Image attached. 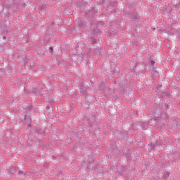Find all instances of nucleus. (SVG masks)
Segmentation results:
<instances>
[{"label": "nucleus", "instance_id": "nucleus-12", "mask_svg": "<svg viewBox=\"0 0 180 180\" xmlns=\"http://www.w3.org/2000/svg\"><path fill=\"white\" fill-rule=\"evenodd\" d=\"M126 169H127V166L125 165H122L120 170L118 171L120 175H123V174H124V172H126Z\"/></svg>", "mask_w": 180, "mask_h": 180}, {"label": "nucleus", "instance_id": "nucleus-2", "mask_svg": "<svg viewBox=\"0 0 180 180\" xmlns=\"http://www.w3.org/2000/svg\"><path fill=\"white\" fill-rule=\"evenodd\" d=\"M84 120H85V122H89V120H93V123H90L91 127H92L94 124L96 123V120H95V115L89 112H86L84 114Z\"/></svg>", "mask_w": 180, "mask_h": 180}, {"label": "nucleus", "instance_id": "nucleus-34", "mask_svg": "<svg viewBox=\"0 0 180 180\" xmlns=\"http://www.w3.org/2000/svg\"><path fill=\"white\" fill-rule=\"evenodd\" d=\"M46 109H47V110H50V109H52V108L50 106H46Z\"/></svg>", "mask_w": 180, "mask_h": 180}, {"label": "nucleus", "instance_id": "nucleus-10", "mask_svg": "<svg viewBox=\"0 0 180 180\" xmlns=\"http://www.w3.org/2000/svg\"><path fill=\"white\" fill-rule=\"evenodd\" d=\"M150 126V122H143L141 124L142 130H147Z\"/></svg>", "mask_w": 180, "mask_h": 180}, {"label": "nucleus", "instance_id": "nucleus-4", "mask_svg": "<svg viewBox=\"0 0 180 180\" xmlns=\"http://www.w3.org/2000/svg\"><path fill=\"white\" fill-rule=\"evenodd\" d=\"M18 170L19 169L18 167L13 166H11L8 169L10 175H18Z\"/></svg>", "mask_w": 180, "mask_h": 180}, {"label": "nucleus", "instance_id": "nucleus-31", "mask_svg": "<svg viewBox=\"0 0 180 180\" xmlns=\"http://www.w3.org/2000/svg\"><path fill=\"white\" fill-rule=\"evenodd\" d=\"M58 176L61 178V176H63V172H59V173L58 174Z\"/></svg>", "mask_w": 180, "mask_h": 180}, {"label": "nucleus", "instance_id": "nucleus-25", "mask_svg": "<svg viewBox=\"0 0 180 180\" xmlns=\"http://www.w3.org/2000/svg\"><path fill=\"white\" fill-rule=\"evenodd\" d=\"M91 43H92V44H96V39L91 37Z\"/></svg>", "mask_w": 180, "mask_h": 180}, {"label": "nucleus", "instance_id": "nucleus-1", "mask_svg": "<svg viewBox=\"0 0 180 180\" xmlns=\"http://www.w3.org/2000/svg\"><path fill=\"white\" fill-rule=\"evenodd\" d=\"M32 94H35L37 96H44V95H47L49 94L48 91H43L37 87H32L31 89Z\"/></svg>", "mask_w": 180, "mask_h": 180}, {"label": "nucleus", "instance_id": "nucleus-15", "mask_svg": "<svg viewBox=\"0 0 180 180\" xmlns=\"http://www.w3.org/2000/svg\"><path fill=\"white\" fill-rule=\"evenodd\" d=\"M131 15L133 20H139V14L137 13H134V12H131Z\"/></svg>", "mask_w": 180, "mask_h": 180}, {"label": "nucleus", "instance_id": "nucleus-23", "mask_svg": "<svg viewBox=\"0 0 180 180\" xmlns=\"http://www.w3.org/2000/svg\"><path fill=\"white\" fill-rule=\"evenodd\" d=\"M40 11H43L44 12H46V5L43 4L39 7Z\"/></svg>", "mask_w": 180, "mask_h": 180}, {"label": "nucleus", "instance_id": "nucleus-26", "mask_svg": "<svg viewBox=\"0 0 180 180\" xmlns=\"http://www.w3.org/2000/svg\"><path fill=\"white\" fill-rule=\"evenodd\" d=\"M127 162H130L131 161V157L130 156V154L127 155Z\"/></svg>", "mask_w": 180, "mask_h": 180}, {"label": "nucleus", "instance_id": "nucleus-32", "mask_svg": "<svg viewBox=\"0 0 180 180\" xmlns=\"http://www.w3.org/2000/svg\"><path fill=\"white\" fill-rule=\"evenodd\" d=\"M100 5H105V0H101L100 1Z\"/></svg>", "mask_w": 180, "mask_h": 180}, {"label": "nucleus", "instance_id": "nucleus-20", "mask_svg": "<svg viewBox=\"0 0 180 180\" xmlns=\"http://www.w3.org/2000/svg\"><path fill=\"white\" fill-rule=\"evenodd\" d=\"M101 91H106V86L105 83H102L99 86Z\"/></svg>", "mask_w": 180, "mask_h": 180}, {"label": "nucleus", "instance_id": "nucleus-8", "mask_svg": "<svg viewBox=\"0 0 180 180\" xmlns=\"http://www.w3.org/2000/svg\"><path fill=\"white\" fill-rule=\"evenodd\" d=\"M79 92L82 94V96H86V92H88V90L86 89V87L82 86L79 88Z\"/></svg>", "mask_w": 180, "mask_h": 180}, {"label": "nucleus", "instance_id": "nucleus-29", "mask_svg": "<svg viewBox=\"0 0 180 180\" xmlns=\"http://www.w3.org/2000/svg\"><path fill=\"white\" fill-rule=\"evenodd\" d=\"M176 8H177L178 9H180V1H179V3L176 4Z\"/></svg>", "mask_w": 180, "mask_h": 180}, {"label": "nucleus", "instance_id": "nucleus-30", "mask_svg": "<svg viewBox=\"0 0 180 180\" xmlns=\"http://www.w3.org/2000/svg\"><path fill=\"white\" fill-rule=\"evenodd\" d=\"M155 64V61H154V60L150 61V65H152V67H154Z\"/></svg>", "mask_w": 180, "mask_h": 180}, {"label": "nucleus", "instance_id": "nucleus-3", "mask_svg": "<svg viewBox=\"0 0 180 180\" xmlns=\"http://www.w3.org/2000/svg\"><path fill=\"white\" fill-rule=\"evenodd\" d=\"M130 154V150H117L115 155L117 157H126V155H129Z\"/></svg>", "mask_w": 180, "mask_h": 180}, {"label": "nucleus", "instance_id": "nucleus-16", "mask_svg": "<svg viewBox=\"0 0 180 180\" xmlns=\"http://www.w3.org/2000/svg\"><path fill=\"white\" fill-rule=\"evenodd\" d=\"M24 119L25 123H32V118H30V117H27V115H24Z\"/></svg>", "mask_w": 180, "mask_h": 180}, {"label": "nucleus", "instance_id": "nucleus-19", "mask_svg": "<svg viewBox=\"0 0 180 180\" xmlns=\"http://www.w3.org/2000/svg\"><path fill=\"white\" fill-rule=\"evenodd\" d=\"M32 109H33V105H28L27 108H25L26 113H30Z\"/></svg>", "mask_w": 180, "mask_h": 180}, {"label": "nucleus", "instance_id": "nucleus-18", "mask_svg": "<svg viewBox=\"0 0 180 180\" xmlns=\"http://www.w3.org/2000/svg\"><path fill=\"white\" fill-rule=\"evenodd\" d=\"M110 6H112V8H117V1H110Z\"/></svg>", "mask_w": 180, "mask_h": 180}, {"label": "nucleus", "instance_id": "nucleus-28", "mask_svg": "<svg viewBox=\"0 0 180 180\" xmlns=\"http://www.w3.org/2000/svg\"><path fill=\"white\" fill-rule=\"evenodd\" d=\"M49 50L51 54H53V53H54V49L52 46L49 47Z\"/></svg>", "mask_w": 180, "mask_h": 180}, {"label": "nucleus", "instance_id": "nucleus-7", "mask_svg": "<svg viewBox=\"0 0 180 180\" xmlns=\"http://www.w3.org/2000/svg\"><path fill=\"white\" fill-rule=\"evenodd\" d=\"M90 15L95 16L98 13V8L96 7H91L89 10Z\"/></svg>", "mask_w": 180, "mask_h": 180}, {"label": "nucleus", "instance_id": "nucleus-38", "mask_svg": "<svg viewBox=\"0 0 180 180\" xmlns=\"http://www.w3.org/2000/svg\"><path fill=\"white\" fill-rule=\"evenodd\" d=\"M3 40H6V37H3Z\"/></svg>", "mask_w": 180, "mask_h": 180}, {"label": "nucleus", "instance_id": "nucleus-35", "mask_svg": "<svg viewBox=\"0 0 180 180\" xmlns=\"http://www.w3.org/2000/svg\"><path fill=\"white\" fill-rule=\"evenodd\" d=\"M28 127H32V122H28Z\"/></svg>", "mask_w": 180, "mask_h": 180}, {"label": "nucleus", "instance_id": "nucleus-14", "mask_svg": "<svg viewBox=\"0 0 180 180\" xmlns=\"http://www.w3.org/2000/svg\"><path fill=\"white\" fill-rule=\"evenodd\" d=\"M94 51L97 56H101V48L98 46H95L94 48Z\"/></svg>", "mask_w": 180, "mask_h": 180}, {"label": "nucleus", "instance_id": "nucleus-39", "mask_svg": "<svg viewBox=\"0 0 180 180\" xmlns=\"http://www.w3.org/2000/svg\"><path fill=\"white\" fill-rule=\"evenodd\" d=\"M96 30H99L98 29H94V32H96Z\"/></svg>", "mask_w": 180, "mask_h": 180}, {"label": "nucleus", "instance_id": "nucleus-37", "mask_svg": "<svg viewBox=\"0 0 180 180\" xmlns=\"http://www.w3.org/2000/svg\"><path fill=\"white\" fill-rule=\"evenodd\" d=\"M168 104H165V108H168Z\"/></svg>", "mask_w": 180, "mask_h": 180}, {"label": "nucleus", "instance_id": "nucleus-9", "mask_svg": "<svg viewBox=\"0 0 180 180\" xmlns=\"http://www.w3.org/2000/svg\"><path fill=\"white\" fill-rule=\"evenodd\" d=\"M117 147L116 146V145H112L110 147V150L111 151V154H112V155H115L116 154V152L117 151Z\"/></svg>", "mask_w": 180, "mask_h": 180}, {"label": "nucleus", "instance_id": "nucleus-21", "mask_svg": "<svg viewBox=\"0 0 180 180\" xmlns=\"http://www.w3.org/2000/svg\"><path fill=\"white\" fill-rule=\"evenodd\" d=\"M154 122H158L159 120H161V117H160V114H158V116L153 117Z\"/></svg>", "mask_w": 180, "mask_h": 180}, {"label": "nucleus", "instance_id": "nucleus-17", "mask_svg": "<svg viewBox=\"0 0 180 180\" xmlns=\"http://www.w3.org/2000/svg\"><path fill=\"white\" fill-rule=\"evenodd\" d=\"M112 72L115 74V75H117V74L120 72V69L119 68V67L115 66L112 70Z\"/></svg>", "mask_w": 180, "mask_h": 180}, {"label": "nucleus", "instance_id": "nucleus-5", "mask_svg": "<svg viewBox=\"0 0 180 180\" xmlns=\"http://www.w3.org/2000/svg\"><path fill=\"white\" fill-rule=\"evenodd\" d=\"M86 27V21L85 20L80 18L79 21V27L80 29H85Z\"/></svg>", "mask_w": 180, "mask_h": 180}, {"label": "nucleus", "instance_id": "nucleus-24", "mask_svg": "<svg viewBox=\"0 0 180 180\" xmlns=\"http://www.w3.org/2000/svg\"><path fill=\"white\" fill-rule=\"evenodd\" d=\"M124 13L126 16H129V15H131V12H130L127 10H124Z\"/></svg>", "mask_w": 180, "mask_h": 180}, {"label": "nucleus", "instance_id": "nucleus-36", "mask_svg": "<svg viewBox=\"0 0 180 180\" xmlns=\"http://www.w3.org/2000/svg\"><path fill=\"white\" fill-rule=\"evenodd\" d=\"M122 89H127V86L122 87Z\"/></svg>", "mask_w": 180, "mask_h": 180}, {"label": "nucleus", "instance_id": "nucleus-6", "mask_svg": "<svg viewBox=\"0 0 180 180\" xmlns=\"http://www.w3.org/2000/svg\"><path fill=\"white\" fill-rule=\"evenodd\" d=\"M120 136L123 140H127V139H129V132L127 131H122Z\"/></svg>", "mask_w": 180, "mask_h": 180}, {"label": "nucleus", "instance_id": "nucleus-33", "mask_svg": "<svg viewBox=\"0 0 180 180\" xmlns=\"http://www.w3.org/2000/svg\"><path fill=\"white\" fill-rule=\"evenodd\" d=\"M116 8H114L113 10H111V12L112 13H116Z\"/></svg>", "mask_w": 180, "mask_h": 180}, {"label": "nucleus", "instance_id": "nucleus-22", "mask_svg": "<svg viewBox=\"0 0 180 180\" xmlns=\"http://www.w3.org/2000/svg\"><path fill=\"white\" fill-rule=\"evenodd\" d=\"M163 178H165V179L169 178V172H165V173L163 174Z\"/></svg>", "mask_w": 180, "mask_h": 180}, {"label": "nucleus", "instance_id": "nucleus-13", "mask_svg": "<svg viewBox=\"0 0 180 180\" xmlns=\"http://www.w3.org/2000/svg\"><path fill=\"white\" fill-rule=\"evenodd\" d=\"M158 147H160V144H158V143H150V150H155V148H158Z\"/></svg>", "mask_w": 180, "mask_h": 180}, {"label": "nucleus", "instance_id": "nucleus-27", "mask_svg": "<svg viewBox=\"0 0 180 180\" xmlns=\"http://www.w3.org/2000/svg\"><path fill=\"white\" fill-rule=\"evenodd\" d=\"M20 174H22L24 175V176H26V172H22V171L18 170L17 175H20Z\"/></svg>", "mask_w": 180, "mask_h": 180}, {"label": "nucleus", "instance_id": "nucleus-11", "mask_svg": "<svg viewBox=\"0 0 180 180\" xmlns=\"http://www.w3.org/2000/svg\"><path fill=\"white\" fill-rule=\"evenodd\" d=\"M94 164H95L94 160L89 162L86 165L87 169H96L94 167Z\"/></svg>", "mask_w": 180, "mask_h": 180}]
</instances>
